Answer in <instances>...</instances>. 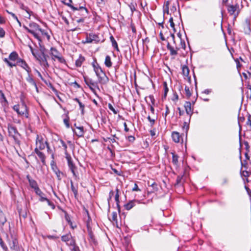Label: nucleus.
<instances>
[{"label": "nucleus", "instance_id": "obj_1", "mask_svg": "<svg viewBox=\"0 0 251 251\" xmlns=\"http://www.w3.org/2000/svg\"><path fill=\"white\" fill-rule=\"evenodd\" d=\"M29 28L27 27L25 25H24L23 27L29 33L32 34L34 37L37 39L39 42H41L42 39L41 37L37 33L38 31H39L40 26L35 23H31L29 24Z\"/></svg>", "mask_w": 251, "mask_h": 251}, {"label": "nucleus", "instance_id": "obj_2", "mask_svg": "<svg viewBox=\"0 0 251 251\" xmlns=\"http://www.w3.org/2000/svg\"><path fill=\"white\" fill-rule=\"evenodd\" d=\"M20 58L17 52L12 51L9 55L8 58H4L3 60L9 67L12 68L17 65V63Z\"/></svg>", "mask_w": 251, "mask_h": 251}, {"label": "nucleus", "instance_id": "obj_3", "mask_svg": "<svg viewBox=\"0 0 251 251\" xmlns=\"http://www.w3.org/2000/svg\"><path fill=\"white\" fill-rule=\"evenodd\" d=\"M41 42H39V44L40 46V51L41 53H38L37 56V60H38L45 68H48L49 67V64L47 61V57L48 56L45 54V50L46 49L44 46H42L41 44Z\"/></svg>", "mask_w": 251, "mask_h": 251}, {"label": "nucleus", "instance_id": "obj_4", "mask_svg": "<svg viewBox=\"0 0 251 251\" xmlns=\"http://www.w3.org/2000/svg\"><path fill=\"white\" fill-rule=\"evenodd\" d=\"M13 109L15 111L18 115L20 116H25V118H28V112L27 107L23 101L20 104L15 105L13 107Z\"/></svg>", "mask_w": 251, "mask_h": 251}, {"label": "nucleus", "instance_id": "obj_5", "mask_svg": "<svg viewBox=\"0 0 251 251\" xmlns=\"http://www.w3.org/2000/svg\"><path fill=\"white\" fill-rule=\"evenodd\" d=\"M93 67L96 75L99 78V81L101 83L106 82L108 81V78L106 77L101 68L98 65H95L94 63L93 64Z\"/></svg>", "mask_w": 251, "mask_h": 251}, {"label": "nucleus", "instance_id": "obj_6", "mask_svg": "<svg viewBox=\"0 0 251 251\" xmlns=\"http://www.w3.org/2000/svg\"><path fill=\"white\" fill-rule=\"evenodd\" d=\"M72 3V0H69V2H67V3H65V4L69 6L71 8V9L73 10V11H80L81 13V15L82 16H85L86 15L87 13H88V11H87V9L83 7V6H74L73 5H72L71 3Z\"/></svg>", "mask_w": 251, "mask_h": 251}, {"label": "nucleus", "instance_id": "obj_7", "mask_svg": "<svg viewBox=\"0 0 251 251\" xmlns=\"http://www.w3.org/2000/svg\"><path fill=\"white\" fill-rule=\"evenodd\" d=\"M100 41V39L99 36L93 33H89L87 34L86 40L85 41H82L83 44H87V43H98Z\"/></svg>", "mask_w": 251, "mask_h": 251}, {"label": "nucleus", "instance_id": "obj_8", "mask_svg": "<svg viewBox=\"0 0 251 251\" xmlns=\"http://www.w3.org/2000/svg\"><path fill=\"white\" fill-rule=\"evenodd\" d=\"M66 158L67 160L68 165L69 168L71 170L72 173L73 174V176L75 177L77 176V175L75 172V170L76 169V167L75 164L73 163V161L72 160V158L71 156L67 153L66 152Z\"/></svg>", "mask_w": 251, "mask_h": 251}, {"label": "nucleus", "instance_id": "obj_9", "mask_svg": "<svg viewBox=\"0 0 251 251\" xmlns=\"http://www.w3.org/2000/svg\"><path fill=\"white\" fill-rule=\"evenodd\" d=\"M238 8L239 5L238 4L235 5H230L228 6L227 11L230 15H234L235 18H236L239 13V11L238 10Z\"/></svg>", "mask_w": 251, "mask_h": 251}, {"label": "nucleus", "instance_id": "obj_10", "mask_svg": "<svg viewBox=\"0 0 251 251\" xmlns=\"http://www.w3.org/2000/svg\"><path fill=\"white\" fill-rule=\"evenodd\" d=\"M43 138L42 137L39 136L38 135H37L36 146L39 148L40 150H43L45 149L46 145L45 144Z\"/></svg>", "mask_w": 251, "mask_h": 251}, {"label": "nucleus", "instance_id": "obj_11", "mask_svg": "<svg viewBox=\"0 0 251 251\" xmlns=\"http://www.w3.org/2000/svg\"><path fill=\"white\" fill-rule=\"evenodd\" d=\"M17 65L20 66L24 69H25L28 73V74H29L31 72V69L30 67L28 66V65L25 62V61H24L22 58L19 59L18 62L17 63Z\"/></svg>", "mask_w": 251, "mask_h": 251}, {"label": "nucleus", "instance_id": "obj_12", "mask_svg": "<svg viewBox=\"0 0 251 251\" xmlns=\"http://www.w3.org/2000/svg\"><path fill=\"white\" fill-rule=\"evenodd\" d=\"M84 81L86 85L93 91H94L93 87L96 86V83L92 79L88 77L84 76Z\"/></svg>", "mask_w": 251, "mask_h": 251}, {"label": "nucleus", "instance_id": "obj_13", "mask_svg": "<svg viewBox=\"0 0 251 251\" xmlns=\"http://www.w3.org/2000/svg\"><path fill=\"white\" fill-rule=\"evenodd\" d=\"M26 178L28 181L30 186L34 190V191L39 188L37 182L35 180L31 178L29 175L26 176Z\"/></svg>", "mask_w": 251, "mask_h": 251}, {"label": "nucleus", "instance_id": "obj_14", "mask_svg": "<svg viewBox=\"0 0 251 251\" xmlns=\"http://www.w3.org/2000/svg\"><path fill=\"white\" fill-rule=\"evenodd\" d=\"M77 131L72 128L73 132L78 137H81L84 136V131L83 126H76Z\"/></svg>", "mask_w": 251, "mask_h": 251}, {"label": "nucleus", "instance_id": "obj_15", "mask_svg": "<svg viewBox=\"0 0 251 251\" xmlns=\"http://www.w3.org/2000/svg\"><path fill=\"white\" fill-rule=\"evenodd\" d=\"M18 242L17 239H14L11 243H9V246L11 250L15 251H19Z\"/></svg>", "mask_w": 251, "mask_h": 251}, {"label": "nucleus", "instance_id": "obj_16", "mask_svg": "<svg viewBox=\"0 0 251 251\" xmlns=\"http://www.w3.org/2000/svg\"><path fill=\"white\" fill-rule=\"evenodd\" d=\"M184 107L187 114L191 116L193 113L191 102L189 101H186L184 104Z\"/></svg>", "mask_w": 251, "mask_h": 251}, {"label": "nucleus", "instance_id": "obj_17", "mask_svg": "<svg viewBox=\"0 0 251 251\" xmlns=\"http://www.w3.org/2000/svg\"><path fill=\"white\" fill-rule=\"evenodd\" d=\"M172 137L173 140L176 143H179L180 142L181 136L179 132L176 131H173L172 133Z\"/></svg>", "mask_w": 251, "mask_h": 251}, {"label": "nucleus", "instance_id": "obj_18", "mask_svg": "<svg viewBox=\"0 0 251 251\" xmlns=\"http://www.w3.org/2000/svg\"><path fill=\"white\" fill-rule=\"evenodd\" d=\"M36 195L40 197V201H44L47 200V198L45 197V194L42 192L40 188L35 191Z\"/></svg>", "mask_w": 251, "mask_h": 251}, {"label": "nucleus", "instance_id": "obj_19", "mask_svg": "<svg viewBox=\"0 0 251 251\" xmlns=\"http://www.w3.org/2000/svg\"><path fill=\"white\" fill-rule=\"evenodd\" d=\"M8 132L9 134L13 137H15L18 134L16 128L13 126L8 127Z\"/></svg>", "mask_w": 251, "mask_h": 251}, {"label": "nucleus", "instance_id": "obj_20", "mask_svg": "<svg viewBox=\"0 0 251 251\" xmlns=\"http://www.w3.org/2000/svg\"><path fill=\"white\" fill-rule=\"evenodd\" d=\"M50 50V54L52 56V59L54 60L60 54L57 50L54 48H51Z\"/></svg>", "mask_w": 251, "mask_h": 251}, {"label": "nucleus", "instance_id": "obj_21", "mask_svg": "<svg viewBox=\"0 0 251 251\" xmlns=\"http://www.w3.org/2000/svg\"><path fill=\"white\" fill-rule=\"evenodd\" d=\"M167 49L170 50V54L171 55H176L177 54L178 48H176V50H175L173 47L168 44L167 45Z\"/></svg>", "mask_w": 251, "mask_h": 251}, {"label": "nucleus", "instance_id": "obj_22", "mask_svg": "<svg viewBox=\"0 0 251 251\" xmlns=\"http://www.w3.org/2000/svg\"><path fill=\"white\" fill-rule=\"evenodd\" d=\"M26 80L30 84L32 85L33 86H34V87L36 88L37 91L38 90V88H37L36 83L35 81L34 80V79L32 78V77L29 75V74H28V75L26 77Z\"/></svg>", "mask_w": 251, "mask_h": 251}, {"label": "nucleus", "instance_id": "obj_23", "mask_svg": "<svg viewBox=\"0 0 251 251\" xmlns=\"http://www.w3.org/2000/svg\"><path fill=\"white\" fill-rule=\"evenodd\" d=\"M135 201H136L135 200L131 201L128 203L125 204V208L127 210L131 209L134 206V205H135L134 202Z\"/></svg>", "mask_w": 251, "mask_h": 251}, {"label": "nucleus", "instance_id": "obj_24", "mask_svg": "<svg viewBox=\"0 0 251 251\" xmlns=\"http://www.w3.org/2000/svg\"><path fill=\"white\" fill-rule=\"evenodd\" d=\"M85 60V58L84 57L80 55L79 58L75 61V65L76 67H80L82 65V63Z\"/></svg>", "mask_w": 251, "mask_h": 251}, {"label": "nucleus", "instance_id": "obj_25", "mask_svg": "<svg viewBox=\"0 0 251 251\" xmlns=\"http://www.w3.org/2000/svg\"><path fill=\"white\" fill-rule=\"evenodd\" d=\"M104 64L108 68H110L112 66V63L111 61V58L109 55H107L105 57Z\"/></svg>", "mask_w": 251, "mask_h": 251}, {"label": "nucleus", "instance_id": "obj_26", "mask_svg": "<svg viewBox=\"0 0 251 251\" xmlns=\"http://www.w3.org/2000/svg\"><path fill=\"white\" fill-rule=\"evenodd\" d=\"M38 154L37 155L38 157L40 158L41 162L43 165H46V156L45 154L42 152H38Z\"/></svg>", "mask_w": 251, "mask_h": 251}, {"label": "nucleus", "instance_id": "obj_27", "mask_svg": "<svg viewBox=\"0 0 251 251\" xmlns=\"http://www.w3.org/2000/svg\"><path fill=\"white\" fill-rule=\"evenodd\" d=\"M6 222V219L2 213V212L0 210V224L1 225H3L4 223Z\"/></svg>", "mask_w": 251, "mask_h": 251}, {"label": "nucleus", "instance_id": "obj_28", "mask_svg": "<svg viewBox=\"0 0 251 251\" xmlns=\"http://www.w3.org/2000/svg\"><path fill=\"white\" fill-rule=\"evenodd\" d=\"M72 235L70 233L67 234L65 235H63L61 237V240L62 241L67 243L70 239L72 238Z\"/></svg>", "mask_w": 251, "mask_h": 251}, {"label": "nucleus", "instance_id": "obj_29", "mask_svg": "<svg viewBox=\"0 0 251 251\" xmlns=\"http://www.w3.org/2000/svg\"><path fill=\"white\" fill-rule=\"evenodd\" d=\"M74 100L78 102V103L79 105L80 109L81 110V113H82V114H83L84 105L81 102H80L79 101V100H78V99H77V98H75V99H74Z\"/></svg>", "mask_w": 251, "mask_h": 251}, {"label": "nucleus", "instance_id": "obj_30", "mask_svg": "<svg viewBox=\"0 0 251 251\" xmlns=\"http://www.w3.org/2000/svg\"><path fill=\"white\" fill-rule=\"evenodd\" d=\"M39 31H40L41 32V34H42V35L43 36L46 37L47 39H48V40H50V36L44 29H42L40 28Z\"/></svg>", "mask_w": 251, "mask_h": 251}, {"label": "nucleus", "instance_id": "obj_31", "mask_svg": "<svg viewBox=\"0 0 251 251\" xmlns=\"http://www.w3.org/2000/svg\"><path fill=\"white\" fill-rule=\"evenodd\" d=\"M172 162L175 165H177L178 163V156L174 153H172Z\"/></svg>", "mask_w": 251, "mask_h": 251}, {"label": "nucleus", "instance_id": "obj_32", "mask_svg": "<svg viewBox=\"0 0 251 251\" xmlns=\"http://www.w3.org/2000/svg\"><path fill=\"white\" fill-rule=\"evenodd\" d=\"M110 38V40L112 42L113 47L114 48H115V49H116L117 50H118V47L117 43L116 41H115V40L114 39V37L112 36H111Z\"/></svg>", "mask_w": 251, "mask_h": 251}, {"label": "nucleus", "instance_id": "obj_33", "mask_svg": "<svg viewBox=\"0 0 251 251\" xmlns=\"http://www.w3.org/2000/svg\"><path fill=\"white\" fill-rule=\"evenodd\" d=\"M66 244L68 245V246H73V247H74V246H75V241L74 239H73V238L72 237V238L71 239H70L69 240V241H68L67 243H66Z\"/></svg>", "mask_w": 251, "mask_h": 251}, {"label": "nucleus", "instance_id": "obj_34", "mask_svg": "<svg viewBox=\"0 0 251 251\" xmlns=\"http://www.w3.org/2000/svg\"><path fill=\"white\" fill-rule=\"evenodd\" d=\"M163 86H164V97H166L167 94V93L168 92L169 89L167 86V83L166 82H163Z\"/></svg>", "mask_w": 251, "mask_h": 251}, {"label": "nucleus", "instance_id": "obj_35", "mask_svg": "<svg viewBox=\"0 0 251 251\" xmlns=\"http://www.w3.org/2000/svg\"><path fill=\"white\" fill-rule=\"evenodd\" d=\"M183 74L185 76H188L189 73V70L187 66L183 67L182 68Z\"/></svg>", "mask_w": 251, "mask_h": 251}, {"label": "nucleus", "instance_id": "obj_36", "mask_svg": "<svg viewBox=\"0 0 251 251\" xmlns=\"http://www.w3.org/2000/svg\"><path fill=\"white\" fill-rule=\"evenodd\" d=\"M0 245L3 250L5 251H8V248L7 246L4 244L2 239L0 237Z\"/></svg>", "mask_w": 251, "mask_h": 251}, {"label": "nucleus", "instance_id": "obj_37", "mask_svg": "<svg viewBox=\"0 0 251 251\" xmlns=\"http://www.w3.org/2000/svg\"><path fill=\"white\" fill-rule=\"evenodd\" d=\"M71 190L72 191H73V192L74 193V195L75 196H76L77 194V189L75 187V186H74L73 185V182L71 181Z\"/></svg>", "mask_w": 251, "mask_h": 251}, {"label": "nucleus", "instance_id": "obj_38", "mask_svg": "<svg viewBox=\"0 0 251 251\" xmlns=\"http://www.w3.org/2000/svg\"><path fill=\"white\" fill-rule=\"evenodd\" d=\"M169 1H167L166 2V4L164 6V12H166L168 14H169Z\"/></svg>", "mask_w": 251, "mask_h": 251}, {"label": "nucleus", "instance_id": "obj_39", "mask_svg": "<svg viewBox=\"0 0 251 251\" xmlns=\"http://www.w3.org/2000/svg\"><path fill=\"white\" fill-rule=\"evenodd\" d=\"M185 91L186 95L188 98H189L191 96V92L189 90V88L188 86H185Z\"/></svg>", "mask_w": 251, "mask_h": 251}, {"label": "nucleus", "instance_id": "obj_40", "mask_svg": "<svg viewBox=\"0 0 251 251\" xmlns=\"http://www.w3.org/2000/svg\"><path fill=\"white\" fill-rule=\"evenodd\" d=\"M28 47L30 49V51L31 52L32 55L37 59L36 55H37V52H36L34 51V50H33V48L32 47V46L31 45H29Z\"/></svg>", "mask_w": 251, "mask_h": 251}, {"label": "nucleus", "instance_id": "obj_41", "mask_svg": "<svg viewBox=\"0 0 251 251\" xmlns=\"http://www.w3.org/2000/svg\"><path fill=\"white\" fill-rule=\"evenodd\" d=\"M189 129V125L186 122L184 123V126H183V130L187 134Z\"/></svg>", "mask_w": 251, "mask_h": 251}, {"label": "nucleus", "instance_id": "obj_42", "mask_svg": "<svg viewBox=\"0 0 251 251\" xmlns=\"http://www.w3.org/2000/svg\"><path fill=\"white\" fill-rule=\"evenodd\" d=\"M55 59H57L58 60V61L61 63H65V60L61 55H60V54L59 56H58Z\"/></svg>", "mask_w": 251, "mask_h": 251}, {"label": "nucleus", "instance_id": "obj_43", "mask_svg": "<svg viewBox=\"0 0 251 251\" xmlns=\"http://www.w3.org/2000/svg\"><path fill=\"white\" fill-rule=\"evenodd\" d=\"M55 59H57L58 60V61L61 63H65V60L61 55H60V54L59 56H58Z\"/></svg>", "mask_w": 251, "mask_h": 251}, {"label": "nucleus", "instance_id": "obj_44", "mask_svg": "<svg viewBox=\"0 0 251 251\" xmlns=\"http://www.w3.org/2000/svg\"><path fill=\"white\" fill-rule=\"evenodd\" d=\"M109 109L111 110L114 114H116L118 113V111L116 110L115 108L113 107L112 105L110 103H109L108 105Z\"/></svg>", "mask_w": 251, "mask_h": 251}, {"label": "nucleus", "instance_id": "obj_45", "mask_svg": "<svg viewBox=\"0 0 251 251\" xmlns=\"http://www.w3.org/2000/svg\"><path fill=\"white\" fill-rule=\"evenodd\" d=\"M63 122H64V123L65 125L66 126L67 128H69L70 127L69 118V117H67L66 118L64 119L63 120Z\"/></svg>", "mask_w": 251, "mask_h": 251}, {"label": "nucleus", "instance_id": "obj_46", "mask_svg": "<svg viewBox=\"0 0 251 251\" xmlns=\"http://www.w3.org/2000/svg\"><path fill=\"white\" fill-rule=\"evenodd\" d=\"M45 144L46 145V147L47 148V151H48V152L49 153H51V156H52V157L53 158V154L52 153V151L50 149V147H49V144L47 142V141H46L45 142Z\"/></svg>", "mask_w": 251, "mask_h": 251}, {"label": "nucleus", "instance_id": "obj_47", "mask_svg": "<svg viewBox=\"0 0 251 251\" xmlns=\"http://www.w3.org/2000/svg\"><path fill=\"white\" fill-rule=\"evenodd\" d=\"M117 218V214L116 212H113L112 213V220L113 221H116Z\"/></svg>", "mask_w": 251, "mask_h": 251}, {"label": "nucleus", "instance_id": "obj_48", "mask_svg": "<svg viewBox=\"0 0 251 251\" xmlns=\"http://www.w3.org/2000/svg\"><path fill=\"white\" fill-rule=\"evenodd\" d=\"M169 22L170 23V26L174 29V31H176L175 28V24L173 22V19L172 17H171L169 19Z\"/></svg>", "mask_w": 251, "mask_h": 251}, {"label": "nucleus", "instance_id": "obj_49", "mask_svg": "<svg viewBox=\"0 0 251 251\" xmlns=\"http://www.w3.org/2000/svg\"><path fill=\"white\" fill-rule=\"evenodd\" d=\"M147 119L150 122L151 126H152L154 124L155 120L154 119H152L150 116H148Z\"/></svg>", "mask_w": 251, "mask_h": 251}, {"label": "nucleus", "instance_id": "obj_50", "mask_svg": "<svg viewBox=\"0 0 251 251\" xmlns=\"http://www.w3.org/2000/svg\"><path fill=\"white\" fill-rule=\"evenodd\" d=\"M45 201H46L48 202V205L50 206L52 208V209H53L55 208V205H54V204L51 201H50L49 199H47V200H45Z\"/></svg>", "mask_w": 251, "mask_h": 251}, {"label": "nucleus", "instance_id": "obj_51", "mask_svg": "<svg viewBox=\"0 0 251 251\" xmlns=\"http://www.w3.org/2000/svg\"><path fill=\"white\" fill-rule=\"evenodd\" d=\"M61 143L62 144V146L64 148V149L65 150V153L66 154V152H67V146L65 144V143L63 141H62V140H61Z\"/></svg>", "mask_w": 251, "mask_h": 251}, {"label": "nucleus", "instance_id": "obj_52", "mask_svg": "<svg viewBox=\"0 0 251 251\" xmlns=\"http://www.w3.org/2000/svg\"><path fill=\"white\" fill-rule=\"evenodd\" d=\"M129 6L130 7V9L131 10V11H132V12H133L135 10V4L134 3H131L129 5Z\"/></svg>", "mask_w": 251, "mask_h": 251}, {"label": "nucleus", "instance_id": "obj_53", "mask_svg": "<svg viewBox=\"0 0 251 251\" xmlns=\"http://www.w3.org/2000/svg\"><path fill=\"white\" fill-rule=\"evenodd\" d=\"M133 191H141L140 189L138 188V186L136 183H135L133 187L132 188Z\"/></svg>", "mask_w": 251, "mask_h": 251}, {"label": "nucleus", "instance_id": "obj_54", "mask_svg": "<svg viewBox=\"0 0 251 251\" xmlns=\"http://www.w3.org/2000/svg\"><path fill=\"white\" fill-rule=\"evenodd\" d=\"M182 176H178L176 178V184L178 185L181 183Z\"/></svg>", "mask_w": 251, "mask_h": 251}, {"label": "nucleus", "instance_id": "obj_55", "mask_svg": "<svg viewBox=\"0 0 251 251\" xmlns=\"http://www.w3.org/2000/svg\"><path fill=\"white\" fill-rule=\"evenodd\" d=\"M5 35V31L4 29L0 27V37H3Z\"/></svg>", "mask_w": 251, "mask_h": 251}, {"label": "nucleus", "instance_id": "obj_56", "mask_svg": "<svg viewBox=\"0 0 251 251\" xmlns=\"http://www.w3.org/2000/svg\"><path fill=\"white\" fill-rule=\"evenodd\" d=\"M115 200L117 202V205L119 206V204H118L119 202V194H116L115 197Z\"/></svg>", "mask_w": 251, "mask_h": 251}, {"label": "nucleus", "instance_id": "obj_57", "mask_svg": "<svg viewBox=\"0 0 251 251\" xmlns=\"http://www.w3.org/2000/svg\"><path fill=\"white\" fill-rule=\"evenodd\" d=\"M7 12L9 14H10L14 19H15L16 21H18V18L15 14H14L12 12H8V11H7Z\"/></svg>", "mask_w": 251, "mask_h": 251}, {"label": "nucleus", "instance_id": "obj_58", "mask_svg": "<svg viewBox=\"0 0 251 251\" xmlns=\"http://www.w3.org/2000/svg\"><path fill=\"white\" fill-rule=\"evenodd\" d=\"M72 251H80L79 247L77 246H74L71 250Z\"/></svg>", "mask_w": 251, "mask_h": 251}, {"label": "nucleus", "instance_id": "obj_59", "mask_svg": "<svg viewBox=\"0 0 251 251\" xmlns=\"http://www.w3.org/2000/svg\"><path fill=\"white\" fill-rule=\"evenodd\" d=\"M250 118H251V115H249L248 119V121L247 122V124L249 125L251 128V120Z\"/></svg>", "mask_w": 251, "mask_h": 251}, {"label": "nucleus", "instance_id": "obj_60", "mask_svg": "<svg viewBox=\"0 0 251 251\" xmlns=\"http://www.w3.org/2000/svg\"><path fill=\"white\" fill-rule=\"evenodd\" d=\"M170 113V110L167 105H166L165 117Z\"/></svg>", "mask_w": 251, "mask_h": 251}, {"label": "nucleus", "instance_id": "obj_61", "mask_svg": "<svg viewBox=\"0 0 251 251\" xmlns=\"http://www.w3.org/2000/svg\"><path fill=\"white\" fill-rule=\"evenodd\" d=\"M242 174L245 177H248L249 176V173L248 171H243Z\"/></svg>", "mask_w": 251, "mask_h": 251}, {"label": "nucleus", "instance_id": "obj_62", "mask_svg": "<svg viewBox=\"0 0 251 251\" xmlns=\"http://www.w3.org/2000/svg\"><path fill=\"white\" fill-rule=\"evenodd\" d=\"M23 9L25 10L28 13L29 17L30 16V12H31L27 7L23 8Z\"/></svg>", "mask_w": 251, "mask_h": 251}, {"label": "nucleus", "instance_id": "obj_63", "mask_svg": "<svg viewBox=\"0 0 251 251\" xmlns=\"http://www.w3.org/2000/svg\"><path fill=\"white\" fill-rule=\"evenodd\" d=\"M113 195H114V192L113 191H111L109 192V198L108 199V201H109V200H110L112 198Z\"/></svg>", "mask_w": 251, "mask_h": 251}, {"label": "nucleus", "instance_id": "obj_64", "mask_svg": "<svg viewBox=\"0 0 251 251\" xmlns=\"http://www.w3.org/2000/svg\"><path fill=\"white\" fill-rule=\"evenodd\" d=\"M124 126L125 130L126 132H128L129 131V128L127 127L126 123H124Z\"/></svg>", "mask_w": 251, "mask_h": 251}]
</instances>
